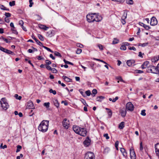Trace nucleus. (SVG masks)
<instances>
[{
	"instance_id": "f257e3e1",
	"label": "nucleus",
	"mask_w": 159,
	"mask_h": 159,
	"mask_svg": "<svg viewBox=\"0 0 159 159\" xmlns=\"http://www.w3.org/2000/svg\"><path fill=\"white\" fill-rule=\"evenodd\" d=\"M86 18L87 21L89 22H93L94 21L99 22L102 20V17L101 16L95 13L87 15Z\"/></svg>"
},
{
	"instance_id": "f03ea898",
	"label": "nucleus",
	"mask_w": 159,
	"mask_h": 159,
	"mask_svg": "<svg viewBox=\"0 0 159 159\" xmlns=\"http://www.w3.org/2000/svg\"><path fill=\"white\" fill-rule=\"evenodd\" d=\"M74 131L76 134L83 136H85L87 134V131L84 128L80 127L74 125L73 127Z\"/></svg>"
},
{
	"instance_id": "7ed1b4c3",
	"label": "nucleus",
	"mask_w": 159,
	"mask_h": 159,
	"mask_svg": "<svg viewBox=\"0 0 159 159\" xmlns=\"http://www.w3.org/2000/svg\"><path fill=\"white\" fill-rule=\"evenodd\" d=\"M49 121L43 120L40 123L38 127V129L42 132H46L48 129Z\"/></svg>"
},
{
	"instance_id": "20e7f679",
	"label": "nucleus",
	"mask_w": 159,
	"mask_h": 159,
	"mask_svg": "<svg viewBox=\"0 0 159 159\" xmlns=\"http://www.w3.org/2000/svg\"><path fill=\"white\" fill-rule=\"evenodd\" d=\"M147 71L153 74H159V71L156 67L152 65H150L147 68Z\"/></svg>"
},
{
	"instance_id": "39448f33",
	"label": "nucleus",
	"mask_w": 159,
	"mask_h": 159,
	"mask_svg": "<svg viewBox=\"0 0 159 159\" xmlns=\"http://www.w3.org/2000/svg\"><path fill=\"white\" fill-rule=\"evenodd\" d=\"M1 107L3 109H7L9 107V105L7 102L6 99L2 98L0 101Z\"/></svg>"
},
{
	"instance_id": "423d86ee",
	"label": "nucleus",
	"mask_w": 159,
	"mask_h": 159,
	"mask_svg": "<svg viewBox=\"0 0 159 159\" xmlns=\"http://www.w3.org/2000/svg\"><path fill=\"white\" fill-rule=\"evenodd\" d=\"M84 158L85 159H95L94 153L91 152H88L85 154Z\"/></svg>"
},
{
	"instance_id": "0eeeda50",
	"label": "nucleus",
	"mask_w": 159,
	"mask_h": 159,
	"mask_svg": "<svg viewBox=\"0 0 159 159\" xmlns=\"http://www.w3.org/2000/svg\"><path fill=\"white\" fill-rule=\"evenodd\" d=\"M62 124L63 127L66 129H68L69 127L70 122L69 120L67 119H64L62 122Z\"/></svg>"
},
{
	"instance_id": "6e6552de",
	"label": "nucleus",
	"mask_w": 159,
	"mask_h": 159,
	"mask_svg": "<svg viewBox=\"0 0 159 159\" xmlns=\"http://www.w3.org/2000/svg\"><path fill=\"white\" fill-rule=\"evenodd\" d=\"M0 50L8 54H14V53L11 51L3 48L1 46H0Z\"/></svg>"
},
{
	"instance_id": "1a4fd4ad",
	"label": "nucleus",
	"mask_w": 159,
	"mask_h": 159,
	"mask_svg": "<svg viewBox=\"0 0 159 159\" xmlns=\"http://www.w3.org/2000/svg\"><path fill=\"white\" fill-rule=\"evenodd\" d=\"M34 108L33 103L31 101H29L27 103L26 109H33Z\"/></svg>"
},
{
	"instance_id": "9d476101",
	"label": "nucleus",
	"mask_w": 159,
	"mask_h": 159,
	"mask_svg": "<svg viewBox=\"0 0 159 159\" xmlns=\"http://www.w3.org/2000/svg\"><path fill=\"white\" fill-rule=\"evenodd\" d=\"M130 154L131 159H135L136 155L133 148H131L130 149Z\"/></svg>"
},
{
	"instance_id": "9b49d317",
	"label": "nucleus",
	"mask_w": 159,
	"mask_h": 159,
	"mask_svg": "<svg viewBox=\"0 0 159 159\" xmlns=\"http://www.w3.org/2000/svg\"><path fill=\"white\" fill-rule=\"evenodd\" d=\"M150 25L152 26L157 25V21L155 17H152L151 19Z\"/></svg>"
},
{
	"instance_id": "f8f14e48",
	"label": "nucleus",
	"mask_w": 159,
	"mask_h": 159,
	"mask_svg": "<svg viewBox=\"0 0 159 159\" xmlns=\"http://www.w3.org/2000/svg\"><path fill=\"white\" fill-rule=\"evenodd\" d=\"M91 140L89 137H87L86 139L83 142V143L85 147H88L90 144Z\"/></svg>"
},
{
	"instance_id": "ddd939ff",
	"label": "nucleus",
	"mask_w": 159,
	"mask_h": 159,
	"mask_svg": "<svg viewBox=\"0 0 159 159\" xmlns=\"http://www.w3.org/2000/svg\"><path fill=\"white\" fill-rule=\"evenodd\" d=\"M126 109H134V107L131 102L127 103L126 106Z\"/></svg>"
},
{
	"instance_id": "4468645a",
	"label": "nucleus",
	"mask_w": 159,
	"mask_h": 159,
	"mask_svg": "<svg viewBox=\"0 0 159 159\" xmlns=\"http://www.w3.org/2000/svg\"><path fill=\"white\" fill-rule=\"evenodd\" d=\"M155 148L156 154L159 158V143L155 144Z\"/></svg>"
},
{
	"instance_id": "2eb2a0df",
	"label": "nucleus",
	"mask_w": 159,
	"mask_h": 159,
	"mask_svg": "<svg viewBox=\"0 0 159 159\" xmlns=\"http://www.w3.org/2000/svg\"><path fill=\"white\" fill-rule=\"evenodd\" d=\"M134 63L135 61L134 60H129L126 62L127 65L129 66L134 65Z\"/></svg>"
},
{
	"instance_id": "dca6fc26",
	"label": "nucleus",
	"mask_w": 159,
	"mask_h": 159,
	"mask_svg": "<svg viewBox=\"0 0 159 159\" xmlns=\"http://www.w3.org/2000/svg\"><path fill=\"white\" fill-rule=\"evenodd\" d=\"M32 38L35 40L36 43L40 46H43V44L40 41H39L38 39H37L33 35H32Z\"/></svg>"
},
{
	"instance_id": "f3484780",
	"label": "nucleus",
	"mask_w": 159,
	"mask_h": 159,
	"mask_svg": "<svg viewBox=\"0 0 159 159\" xmlns=\"http://www.w3.org/2000/svg\"><path fill=\"white\" fill-rule=\"evenodd\" d=\"M120 150L124 156L125 157H127V153L124 148H120Z\"/></svg>"
},
{
	"instance_id": "a211bd4d",
	"label": "nucleus",
	"mask_w": 159,
	"mask_h": 159,
	"mask_svg": "<svg viewBox=\"0 0 159 159\" xmlns=\"http://www.w3.org/2000/svg\"><path fill=\"white\" fill-rule=\"evenodd\" d=\"M149 64V62L148 61L144 62L141 66V67L143 69L146 68Z\"/></svg>"
},
{
	"instance_id": "6ab92c4d",
	"label": "nucleus",
	"mask_w": 159,
	"mask_h": 159,
	"mask_svg": "<svg viewBox=\"0 0 159 159\" xmlns=\"http://www.w3.org/2000/svg\"><path fill=\"white\" fill-rule=\"evenodd\" d=\"M126 110H120V113L121 114V116L123 117H124L126 115Z\"/></svg>"
},
{
	"instance_id": "aec40b11",
	"label": "nucleus",
	"mask_w": 159,
	"mask_h": 159,
	"mask_svg": "<svg viewBox=\"0 0 159 159\" xmlns=\"http://www.w3.org/2000/svg\"><path fill=\"white\" fill-rule=\"evenodd\" d=\"M62 78L66 82H70L72 81V79L68 78L67 77L65 76H63Z\"/></svg>"
},
{
	"instance_id": "412c9836",
	"label": "nucleus",
	"mask_w": 159,
	"mask_h": 159,
	"mask_svg": "<svg viewBox=\"0 0 159 159\" xmlns=\"http://www.w3.org/2000/svg\"><path fill=\"white\" fill-rule=\"evenodd\" d=\"M39 27L41 29L44 30H47L48 28V27H47L46 25H39Z\"/></svg>"
},
{
	"instance_id": "4be33fe9",
	"label": "nucleus",
	"mask_w": 159,
	"mask_h": 159,
	"mask_svg": "<svg viewBox=\"0 0 159 159\" xmlns=\"http://www.w3.org/2000/svg\"><path fill=\"white\" fill-rule=\"evenodd\" d=\"M104 98V97L100 96L97 97L96 98V100L98 101L101 102Z\"/></svg>"
},
{
	"instance_id": "5701e85b",
	"label": "nucleus",
	"mask_w": 159,
	"mask_h": 159,
	"mask_svg": "<svg viewBox=\"0 0 159 159\" xmlns=\"http://www.w3.org/2000/svg\"><path fill=\"white\" fill-rule=\"evenodd\" d=\"M125 126V123L124 122H121L119 126V128L120 129H123Z\"/></svg>"
},
{
	"instance_id": "b1692460",
	"label": "nucleus",
	"mask_w": 159,
	"mask_h": 159,
	"mask_svg": "<svg viewBox=\"0 0 159 159\" xmlns=\"http://www.w3.org/2000/svg\"><path fill=\"white\" fill-rule=\"evenodd\" d=\"M0 39L3 40L7 43H10L11 41L8 40V39L4 38L2 36L0 37Z\"/></svg>"
},
{
	"instance_id": "393cba45",
	"label": "nucleus",
	"mask_w": 159,
	"mask_h": 159,
	"mask_svg": "<svg viewBox=\"0 0 159 159\" xmlns=\"http://www.w3.org/2000/svg\"><path fill=\"white\" fill-rule=\"evenodd\" d=\"M141 24H143V27L146 30H148L149 29H150L151 28L149 26L147 25H145L143 23H141Z\"/></svg>"
},
{
	"instance_id": "a878e982",
	"label": "nucleus",
	"mask_w": 159,
	"mask_h": 159,
	"mask_svg": "<svg viewBox=\"0 0 159 159\" xmlns=\"http://www.w3.org/2000/svg\"><path fill=\"white\" fill-rule=\"evenodd\" d=\"M0 8L1 9L6 11H9V9L6 8L5 7H4L3 5H0Z\"/></svg>"
},
{
	"instance_id": "bb28decb",
	"label": "nucleus",
	"mask_w": 159,
	"mask_h": 159,
	"mask_svg": "<svg viewBox=\"0 0 159 159\" xmlns=\"http://www.w3.org/2000/svg\"><path fill=\"white\" fill-rule=\"evenodd\" d=\"M92 95L93 97H94L95 95L97 93V90L96 89H94L92 91Z\"/></svg>"
},
{
	"instance_id": "cd10ccee",
	"label": "nucleus",
	"mask_w": 159,
	"mask_h": 159,
	"mask_svg": "<svg viewBox=\"0 0 159 159\" xmlns=\"http://www.w3.org/2000/svg\"><path fill=\"white\" fill-rule=\"evenodd\" d=\"M119 42V40L118 39L115 38L114 39V40L112 41L113 44H116L118 43Z\"/></svg>"
},
{
	"instance_id": "c85d7f7f",
	"label": "nucleus",
	"mask_w": 159,
	"mask_h": 159,
	"mask_svg": "<svg viewBox=\"0 0 159 159\" xmlns=\"http://www.w3.org/2000/svg\"><path fill=\"white\" fill-rule=\"evenodd\" d=\"M159 59H158V57H154L153 59H152V62H156L158 61Z\"/></svg>"
},
{
	"instance_id": "c756f323",
	"label": "nucleus",
	"mask_w": 159,
	"mask_h": 159,
	"mask_svg": "<svg viewBox=\"0 0 159 159\" xmlns=\"http://www.w3.org/2000/svg\"><path fill=\"white\" fill-rule=\"evenodd\" d=\"M116 79L120 81L121 82L125 83V81L122 79L121 77V76H117L116 77Z\"/></svg>"
},
{
	"instance_id": "7c9ffc66",
	"label": "nucleus",
	"mask_w": 159,
	"mask_h": 159,
	"mask_svg": "<svg viewBox=\"0 0 159 159\" xmlns=\"http://www.w3.org/2000/svg\"><path fill=\"white\" fill-rule=\"evenodd\" d=\"M148 44V43H139L138 44V46H142V47H144L146 46H147Z\"/></svg>"
},
{
	"instance_id": "2f4dec72",
	"label": "nucleus",
	"mask_w": 159,
	"mask_h": 159,
	"mask_svg": "<svg viewBox=\"0 0 159 159\" xmlns=\"http://www.w3.org/2000/svg\"><path fill=\"white\" fill-rule=\"evenodd\" d=\"M14 97L16 99L20 100L22 98L21 96H19L17 94H15L14 95Z\"/></svg>"
},
{
	"instance_id": "473e14b6",
	"label": "nucleus",
	"mask_w": 159,
	"mask_h": 159,
	"mask_svg": "<svg viewBox=\"0 0 159 159\" xmlns=\"http://www.w3.org/2000/svg\"><path fill=\"white\" fill-rule=\"evenodd\" d=\"M54 54L56 56H58L60 57H61V54L58 52L55 51L54 52Z\"/></svg>"
},
{
	"instance_id": "72a5a7b5",
	"label": "nucleus",
	"mask_w": 159,
	"mask_h": 159,
	"mask_svg": "<svg viewBox=\"0 0 159 159\" xmlns=\"http://www.w3.org/2000/svg\"><path fill=\"white\" fill-rule=\"evenodd\" d=\"M127 16V11H124V12L123 15L122 17V18H124V19H125L126 18Z\"/></svg>"
},
{
	"instance_id": "f704fd0d",
	"label": "nucleus",
	"mask_w": 159,
	"mask_h": 159,
	"mask_svg": "<svg viewBox=\"0 0 159 159\" xmlns=\"http://www.w3.org/2000/svg\"><path fill=\"white\" fill-rule=\"evenodd\" d=\"M126 3L132 5L133 4V0H126Z\"/></svg>"
},
{
	"instance_id": "c9c22d12",
	"label": "nucleus",
	"mask_w": 159,
	"mask_h": 159,
	"mask_svg": "<svg viewBox=\"0 0 159 159\" xmlns=\"http://www.w3.org/2000/svg\"><path fill=\"white\" fill-rule=\"evenodd\" d=\"M44 48L46 49L47 51H48L50 52H51L53 53L54 52L52 50L50 49L49 48L45 47V46H43H43H42Z\"/></svg>"
},
{
	"instance_id": "e433bc0d",
	"label": "nucleus",
	"mask_w": 159,
	"mask_h": 159,
	"mask_svg": "<svg viewBox=\"0 0 159 159\" xmlns=\"http://www.w3.org/2000/svg\"><path fill=\"white\" fill-rule=\"evenodd\" d=\"M22 148V147L19 145H18L17 146V149L16 152H18L20 151V149Z\"/></svg>"
},
{
	"instance_id": "4c0bfd02",
	"label": "nucleus",
	"mask_w": 159,
	"mask_h": 159,
	"mask_svg": "<svg viewBox=\"0 0 159 159\" xmlns=\"http://www.w3.org/2000/svg\"><path fill=\"white\" fill-rule=\"evenodd\" d=\"M54 104L55 106L57 108L59 106V104L58 102V101L57 100H56L54 102Z\"/></svg>"
},
{
	"instance_id": "58836bf2",
	"label": "nucleus",
	"mask_w": 159,
	"mask_h": 159,
	"mask_svg": "<svg viewBox=\"0 0 159 159\" xmlns=\"http://www.w3.org/2000/svg\"><path fill=\"white\" fill-rule=\"evenodd\" d=\"M63 61L65 64L73 65V63L68 61H66L65 59H64Z\"/></svg>"
},
{
	"instance_id": "ea45409f",
	"label": "nucleus",
	"mask_w": 159,
	"mask_h": 159,
	"mask_svg": "<svg viewBox=\"0 0 159 159\" xmlns=\"http://www.w3.org/2000/svg\"><path fill=\"white\" fill-rule=\"evenodd\" d=\"M38 37L39 38V39L41 41H43L44 40V38L40 34H38Z\"/></svg>"
},
{
	"instance_id": "a19ab883",
	"label": "nucleus",
	"mask_w": 159,
	"mask_h": 159,
	"mask_svg": "<svg viewBox=\"0 0 159 159\" xmlns=\"http://www.w3.org/2000/svg\"><path fill=\"white\" fill-rule=\"evenodd\" d=\"M108 111L107 112L108 115L109 116V118H110L112 115V111H111V110H108Z\"/></svg>"
},
{
	"instance_id": "79ce46f5",
	"label": "nucleus",
	"mask_w": 159,
	"mask_h": 159,
	"mask_svg": "<svg viewBox=\"0 0 159 159\" xmlns=\"http://www.w3.org/2000/svg\"><path fill=\"white\" fill-rule=\"evenodd\" d=\"M50 103L49 102H45L44 103L43 105L45 106L46 108H48L49 107Z\"/></svg>"
},
{
	"instance_id": "37998d69",
	"label": "nucleus",
	"mask_w": 159,
	"mask_h": 159,
	"mask_svg": "<svg viewBox=\"0 0 159 159\" xmlns=\"http://www.w3.org/2000/svg\"><path fill=\"white\" fill-rule=\"evenodd\" d=\"M98 46L100 50H103V46L102 45L98 44Z\"/></svg>"
},
{
	"instance_id": "c03bdc74",
	"label": "nucleus",
	"mask_w": 159,
	"mask_h": 159,
	"mask_svg": "<svg viewBox=\"0 0 159 159\" xmlns=\"http://www.w3.org/2000/svg\"><path fill=\"white\" fill-rule=\"evenodd\" d=\"M15 1H12V2H10L9 3V5L11 6H14L15 5Z\"/></svg>"
},
{
	"instance_id": "a18cd8bd",
	"label": "nucleus",
	"mask_w": 159,
	"mask_h": 159,
	"mask_svg": "<svg viewBox=\"0 0 159 159\" xmlns=\"http://www.w3.org/2000/svg\"><path fill=\"white\" fill-rule=\"evenodd\" d=\"M93 59L95 60H96V61H100L101 62H103L105 64H107V63H106V62L104 61H103L102 60H100V59H97V58H93Z\"/></svg>"
},
{
	"instance_id": "49530a36",
	"label": "nucleus",
	"mask_w": 159,
	"mask_h": 159,
	"mask_svg": "<svg viewBox=\"0 0 159 159\" xmlns=\"http://www.w3.org/2000/svg\"><path fill=\"white\" fill-rule=\"evenodd\" d=\"M49 92L50 93H52L53 94L55 95L56 94V91L55 90H53L52 89H50Z\"/></svg>"
},
{
	"instance_id": "de8ad7c7",
	"label": "nucleus",
	"mask_w": 159,
	"mask_h": 159,
	"mask_svg": "<svg viewBox=\"0 0 159 159\" xmlns=\"http://www.w3.org/2000/svg\"><path fill=\"white\" fill-rule=\"evenodd\" d=\"M141 114L143 116H146V113H145V110H142Z\"/></svg>"
},
{
	"instance_id": "09e8293b",
	"label": "nucleus",
	"mask_w": 159,
	"mask_h": 159,
	"mask_svg": "<svg viewBox=\"0 0 159 159\" xmlns=\"http://www.w3.org/2000/svg\"><path fill=\"white\" fill-rule=\"evenodd\" d=\"M120 48L121 50H125L126 49V48L125 46V45H122V46H121L120 47Z\"/></svg>"
},
{
	"instance_id": "8fccbe9b",
	"label": "nucleus",
	"mask_w": 159,
	"mask_h": 159,
	"mask_svg": "<svg viewBox=\"0 0 159 159\" xmlns=\"http://www.w3.org/2000/svg\"><path fill=\"white\" fill-rule=\"evenodd\" d=\"M51 70L52 71V72L54 73H57V70L54 68H52Z\"/></svg>"
},
{
	"instance_id": "3c124183",
	"label": "nucleus",
	"mask_w": 159,
	"mask_h": 159,
	"mask_svg": "<svg viewBox=\"0 0 159 159\" xmlns=\"http://www.w3.org/2000/svg\"><path fill=\"white\" fill-rule=\"evenodd\" d=\"M85 93L87 95L89 96L91 95V93L90 90H88L85 92Z\"/></svg>"
},
{
	"instance_id": "603ef678",
	"label": "nucleus",
	"mask_w": 159,
	"mask_h": 159,
	"mask_svg": "<svg viewBox=\"0 0 159 159\" xmlns=\"http://www.w3.org/2000/svg\"><path fill=\"white\" fill-rule=\"evenodd\" d=\"M82 52V50L80 48H78L76 52V53L77 54H80Z\"/></svg>"
},
{
	"instance_id": "864d4df0",
	"label": "nucleus",
	"mask_w": 159,
	"mask_h": 159,
	"mask_svg": "<svg viewBox=\"0 0 159 159\" xmlns=\"http://www.w3.org/2000/svg\"><path fill=\"white\" fill-rule=\"evenodd\" d=\"M5 15L7 18L10 17L11 16V14L10 13L8 12H6L5 13Z\"/></svg>"
},
{
	"instance_id": "5fc2aeb1",
	"label": "nucleus",
	"mask_w": 159,
	"mask_h": 159,
	"mask_svg": "<svg viewBox=\"0 0 159 159\" xmlns=\"http://www.w3.org/2000/svg\"><path fill=\"white\" fill-rule=\"evenodd\" d=\"M103 136L105 137L107 139H109V137L107 134H104Z\"/></svg>"
},
{
	"instance_id": "6e6d98bb",
	"label": "nucleus",
	"mask_w": 159,
	"mask_h": 159,
	"mask_svg": "<svg viewBox=\"0 0 159 159\" xmlns=\"http://www.w3.org/2000/svg\"><path fill=\"white\" fill-rule=\"evenodd\" d=\"M76 46L77 47H80V48H82L83 47V45L80 43H77L76 44Z\"/></svg>"
},
{
	"instance_id": "4d7b16f0",
	"label": "nucleus",
	"mask_w": 159,
	"mask_h": 159,
	"mask_svg": "<svg viewBox=\"0 0 159 159\" xmlns=\"http://www.w3.org/2000/svg\"><path fill=\"white\" fill-rule=\"evenodd\" d=\"M7 148V146L6 145H4L3 146V144L2 143L0 145V148H1L4 149L5 148Z\"/></svg>"
},
{
	"instance_id": "13d9d810",
	"label": "nucleus",
	"mask_w": 159,
	"mask_h": 159,
	"mask_svg": "<svg viewBox=\"0 0 159 159\" xmlns=\"http://www.w3.org/2000/svg\"><path fill=\"white\" fill-rule=\"evenodd\" d=\"M128 48L130 50H133L134 51H136V49L134 47H129Z\"/></svg>"
},
{
	"instance_id": "bf43d9fd",
	"label": "nucleus",
	"mask_w": 159,
	"mask_h": 159,
	"mask_svg": "<svg viewBox=\"0 0 159 159\" xmlns=\"http://www.w3.org/2000/svg\"><path fill=\"white\" fill-rule=\"evenodd\" d=\"M143 149V148L142 145V142H141L140 144V151H142Z\"/></svg>"
},
{
	"instance_id": "052dcab7",
	"label": "nucleus",
	"mask_w": 159,
	"mask_h": 159,
	"mask_svg": "<svg viewBox=\"0 0 159 159\" xmlns=\"http://www.w3.org/2000/svg\"><path fill=\"white\" fill-rule=\"evenodd\" d=\"M14 29H13V28H12V29H11V30L13 32V33H14L16 34H18L17 32L16 31V30H14Z\"/></svg>"
},
{
	"instance_id": "680f3d73",
	"label": "nucleus",
	"mask_w": 159,
	"mask_h": 159,
	"mask_svg": "<svg viewBox=\"0 0 159 159\" xmlns=\"http://www.w3.org/2000/svg\"><path fill=\"white\" fill-rule=\"evenodd\" d=\"M125 19L122 18L121 19V22L123 25H125L126 23V22L125 20Z\"/></svg>"
},
{
	"instance_id": "e2e57ef3",
	"label": "nucleus",
	"mask_w": 159,
	"mask_h": 159,
	"mask_svg": "<svg viewBox=\"0 0 159 159\" xmlns=\"http://www.w3.org/2000/svg\"><path fill=\"white\" fill-rule=\"evenodd\" d=\"M46 68L48 70H51L52 69V68L49 66V65H46Z\"/></svg>"
},
{
	"instance_id": "0e129e2a",
	"label": "nucleus",
	"mask_w": 159,
	"mask_h": 159,
	"mask_svg": "<svg viewBox=\"0 0 159 159\" xmlns=\"http://www.w3.org/2000/svg\"><path fill=\"white\" fill-rule=\"evenodd\" d=\"M30 5L29 7H31L32 6V5L33 4V3L32 2V0H29Z\"/></svg>"
},
{
	"instance_id": "69168bd1",
	"label": "nucleus",
	"mask_w": 159,
	"mask_h": 159,
	"mask_svg": "<svg viewBox=\"0 0 159 159\" xmlns=\"http://www.w3.org/2000/svg\"><path fill=\"white\" fill-rule=\"evenodd\" d=\"M23 22L22 20H20L19 21V24L21 26H23Z\"/></svg>"
},
{
	"instance_id": "338daca9",
	"label": "nucleus",
	"mask_w": 159,
	"mask_h": 159,
	"mask_svg": "<svg viewBox=\"0 0 159 159\" xmlns=\"http://www.w3.org/2000/svg\"><path fill=\"white\" fill-rule=\"evenodd\" d=\"M45 62L47 65H50L51 64V62L49 60H46L45 61Z\"/></svg>"
},
{
	"instance_id": "774afa93",
	"label": "nucleus",
	"mask_w": 159,
	"mask_h": 159,
	"mask_svg": "<svg viewBox=\"0 0 159 159\" xmlns=\"http://www.w3.org/2000/svg\"><path fill=\"white\" fill-rule=\"evenodd\" d=\"M5 21L7 23H9L10 20L8 18L6 17L5 18Z\"/></svg>"
}]
</instances>
